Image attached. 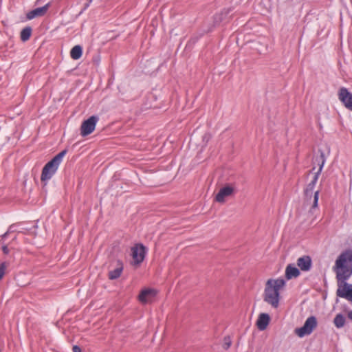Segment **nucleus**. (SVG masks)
Wrapping results in <instances>:
<instances>
[{"instance_id": "nucleus-1", "label": "nucleus", "mask_w": 352, "mask_h": 352, "mask_svg": "<svg viewBox=\"0 0 352 352\" xmlns=\"http://www.w3.org/2000/svg\"><path fill=\"white\" fill-rule=\"evenodd\" d=\"M333 271L337 280H348L352 276V249L344 250L338 256Z\"/></svg>"}, {"instance_id": "nucleus-2", "label": "nucleus", "mask_w": 352, "mask_h": 352, "mask_svg": "<svg viewBox=\"0 0 352 352\" xmlns=\"http://www.w3.org/2000/svg\"><path fill=\"white\" fill-rule=\"evenodd\" d=\"M285 281L283 278L269 279L265 283L263 300L273 308H278L280 301V292L284 288Z\"/></svg>"}, {"instance_id": "nucleus-3", "label": "nucleus", "mask_w": 352, "mask_h": 352, "mask_svg": "<svg viewBox=\"0 0 352 352\" xmlns=\"http://www.w3.org/2000/svg\"><path fill=\"white\" fill-rule=\"evenodd\" d=\"M65 154V150L61 151L45 165L42 170L41 176V179L42 182L48 181L52 177V176L56 172Z\"/></svg>"}, {"instance_id": "nucleus-4", "label": "nucleus", "mask_w": 352, "mask_h": 352, "mask_svg": "<svg viewBox=\"0 0 352 352\" xmlns=\"http://www.w3.org/2000/svg\"><path fill=\"white\" fill-rule=\"evenodd\" d=\"M316 161L318 162L319 164V168L318 171L315 173L314 177L311 182L307 186L306 188L305 189L304 194L305 195H314V187L316 186V184L318 181V177L322 170V168L324 166L325 159L324 155L323 153H321L320 155L316 159Z\"/></svg>"}, {"instance_id": "nucleus-5", "label": "nucleus", "mask_w": 352, "mask_h": 352, "mask_svg": "<svg viewBox=\"0 0 352 352\" xmlns=\"http://www.w3.org/2000/svg\"><path fill=\"white\" fill-rule=\"evenodd\" d=\"M347 280H337L338 289L336 294L340 298L352 301V284L346 283Z\"/></svg>"}, {"instance_id": "nucleus-6", "label": "nucleus", "mask_w": 352, "mask_h": 352, "mask_svg": "<svg viewBox=\"0 0 352 352\" xmlns=\"http://www.w3.org/2000/svg\"><path fill=\"white\" fill-rule=\"evenodd\" d=\"M316 325V318L314 316L309 317L302 327L295 329V333L298 337L302 338L305 336L311 334Z\"/></svg>"}, {"instance_id": "nucleus-7", "label": "nucleus", "mask_w": 352, "mask_h": 352, "mask_svg": "<svg viewBox=\"0 0 352 352\" xmlns=\"http://www.w3.org/2000/svg\"><path fill=\"white\" fill-rule=\"evenodd\" d=\"M319 190H315L314 195H305L303 207L311 214H314L318 208Z\"/></svg>"}, {"instance_id": "nucleus-8", "label": "nucleus", "mask_w": 352, "mask_h": 352, "mask_svg": "<svg viewBox=\"0 0 352 352\" xmlns=\"http://www.w3.org/2000/svg\"><path fill=\"white\" fill-rule=\"evenodd\" d=\"M157 294V291L155 289L145 287L140 291L138 299L143 305L151 303Z\"/></svg>"}, {"instance_id": "nucleus-9", "label": "nucleus", "mask_w": 352, "mask_h": 352, "mask_svg": "<svg viewBox=\"0 0 352 352\" xmlns=\"http://www.w3.org/2000/svg\"><path fill=\"white\" fill-rule=\"evenodd\" d=\"M98 121V118L96 116H92L85 120L80 126L81 135L84 137L91 134L94 131Z\"/></svg>"}, {"instance_id": "nucleus-10", "label": "nucleus", "mask_w": 352, "mask_h": 352, "mask_svg": "<svg viewBox=\"0 0 352 352\" xmlns=\"http://www.w3.org/2000/svg\"><path fill=\"white\" fill-rule=\"evenodd\" d=\"M145 247L142 244L136 245L131 248V256L133 258V264L139 265L144 259Z\"/></svg>"}, {"instance_id": "nucleus-11", "label": "nucleus", "mask_w": 352, "mask_h": 352, "mask_svg": "<svg viewBox=\"0 0 352 352\" xmlns=\"http://www.w3.org/2000/svg\"><path fill=\"white\" fill-rule=\"evenodd\" d=\"M338 98L344 107L352 111V94L345 87H341L338 91Z\"/></svg>"}, {"instance_id": "nucleus-12", "label": "nucleus", "mask_w": 352, "mask_h": 352, "mask_svg": "<svg viewBox=\"0 0 352 352\" xmlns=\"http://www.w3.org/2000/svg\"><path fill=\"white\" fill-rule=\"evenodd\" d=\"M234 192V188L232 186H226L220 188L218 193L216 195L215 201L220 204H223L226 199L232 196Z\"/></svg>"}, {"instance_id": "nucleus-13", "label": "nucleus", "mask_w": 352, "mask_h": 352, "mask_svg": "<svg viewBox=\"0 0 352 352\" xmlns=\"http://www.w3.org/2000/svg\"><path fill=\"white\" fill-rule=\"evenodd\" d=\"M311 258L309 256L305 255L297 259V265L302 271H309L311 267Z\"/></svg>"}, {"instance_id": "nucleus-14", "label": "nucleus", "mask_w": 352, "mask_h": 352, "mask_svg": "<svg viewBox=\"0 0 352 352\" xmlns=\"http://www.w3.org/2000/svg\"><path fill=\"white\" fill-rule=\"evenodd\" d=\"M270 317L267 314H265V313L260 314L258 316V318L257 319V321H256L257 328L260 331L265 330L267 327V326L270 323Z\"/></svg>"}, {"instance_id": "nucleus-15", "label": "nucleus", "mask_w": 352, "mask_h": 352, "mask_svg": "<svg viewBox=\"0 0 352 352\" xmlns=\"http://www.w3.org/2000/svg\"><path fill=\"white\" fill-rule=\"evenodd\" d=\"M48 7H49V4H46L45 6H44L43 7L37 8L30 11L27 14V18L30 20V19H32L36 17L43 16L47 11Z\"/></svg>"}, {"instance_id": "nucleus-16", "label": "nucleus", "mask_w": 352, "mask_h": 352, "mask_svg": "<svg viewBox=\"0 0 352 352\" xmlns=\"http://www.w3.org/2000/svg\"><path fill=\"white\" fill-rule=\"evenodd\" d=\"M123 270V264L120 261L118 260L116 261V265L114 270H110L109 272V278L111 280H114L119 278L122 274Z\"/></svg>"}, {"instance_id": "nucleus-17", "label": "nucleus", "mask_w": 352, "mask_h": 352, "mask_svg": "<svg viewBox=\"0 0 352 352\" xmlns=\"http://www.w3.org/2000/svg\"><path fill=\"white\" fill-rule=\"evenodd\" d=\"M300 275L299 270L295 267L293 264L288 265L285 268V278L287 280H290L294 278H297Z\"/></svg>"}, {"instance_id": "nucleus-18", "label": "nucleus", "mask_w": 352, "mask_h": 352, "mask_svg": "<svg viewBox=\"0 0 352 352\" xmlns=\"http://www.w3.org/2000/svg\"><path fill=\"white\" fill-rule=\"evenodd\" d=\"M82 54V49L80 45H75L70 52V56L74 60L79 59Z\"/></svg>"}, {"instance_id": "nucleus-19", "label": "nucleus", "mask_w": 352, "mask_h": 352, "mask_svg": "<svg viewBox=\"0 0 352 352\" xmlns=\"http://www.w3.org/2000/svg\"><path fill=\"white\" fill-rule=\"evenodd\" d=\"M345 321V317L342 314H338L334 318L333 324L337 328L340 329L344 326Z\"/></svg>"}, {"instance_id": "nucleus-20", "label": "nucleus", "mask_w": 352, "mask_h": 352, "mask_svg": "<svg viewBox=\"0 0 352 352\" xmlns=\"http://www.w3.org/2000/svg\"><path fill=\"white\" fill-rule=\"evenodd\" d=\"M32 30L30 28H25L21 32V39L23 41H28L31 36Z\"/></svg>"}, {"instance_id": "nucleus-21", "label": "nucleus", "mask_w": 352, "mask_h": 352, "mask_svg": "<svg viewBox=\"0 0 352 352\" xmlns=\"http://www.w3.org/2000/svg\"><path fill=\"white\" fill-rule=\"evenodd\" d=\"M8 265L9 264L6 262H3L0 265V280L4 276Z\"/></svg>"}, {"instance_id": "nucleus-22", "label": "nucleus", "mask_w": 352, "mask_h": 352, "mask_svg": "<svg viewBox=\"0 0 352 352\" xmlns=\"http://www.w3.org/2000/svg\"><path fill=\"white\" fill-rule=\"evenodd\" d=\"M232 342L230 337H226L223 340V347L228 349L231 346Z\"/></svg>"}, {"instance_id": "nucleus-23", "label": "nucleus", "mask_w": 352, "mask_h": 352, "mask_svg": "<svg viewBox=\"0 0 352 352\" xmlns=\"http://www.w3.org/2000/svg\"><path fill=\"white\" fill-rule=\"evenodd\" d=\"M2 250H3V253L6 254H8L9 253V249L7 245H3L2 247Z\"/></svg>"}, {"instance_id": "nucleus-24", "label": "nucleus", "mask_w": 352, "mask_h": 352, "mask_svg": "<svg viewBox=\"0 0 352 352\" xmlns=\"http://www.w3.org/2000/svg\"><path fill=\"white\" fill-rule=\"evenodd\" d=\"M73 351L74 352H81V349L79 346L76 345V346H73Z\"/></svg>"}, {"instance_id": "nucleus-25", "label": "nucleus", "mask_w": 352, "mask_h": 352, "mask_svg": "<svg viewBox=\"0 0 352 352\" xmlns=\"http://www.w3.org/2000/svg\"><path fill=\"white\" fill-rule=\"evenodd\" d=\"M347 316L349 318V319H350L351 320H352V310L351 311H349L347 314Z\"/></svg>"}, {"instance_id": "nucleus-26", "label": "nucleus", "mask_w": 352, "mask_h": 352, "mask_svg": "<svg viewBox=\"0 0 352 352\" xmlns=\"http://www.w3.org/2000/svg\"><path fill=\"white\" fill-rule=\"evenodd\" d=\"M8 234V232H6L3 235V237H6Z\"/></svg>"}]
</instances>
